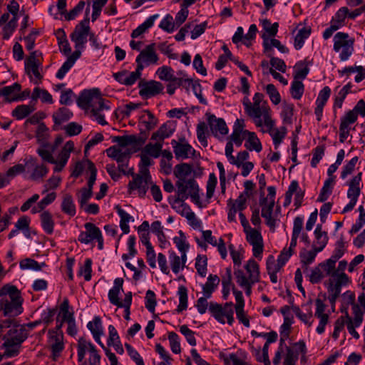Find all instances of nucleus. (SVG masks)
Listing matches in <instances>:
<instances>
[{"label":"nucleus","mask_w":365,"mask_h":365,"mask_svg":"<svg viewBox=\"0 0 365 365\" xmlns=\"http://www.w3.org/2000/svg\"><path fill=\"white\" fill-rule=\"evenodd\" d=\"M21 88V86L19 83H14L11 86L0 88V96H4L9 102L17 101L21 98L19 96Z\"/></svg>","instance_id":"27"},{"label":"nucleus","mask_w":365,"mask_h":365,"mask_svg":"<svg viewBox=\"0 0 365 365\" xmlns=\"http://www.w3.org/2000/svg\"><path fill=\"white\" fill-rule=\"evenodd\" d=\"M174 131V126L170 123H165L163 124L156 132L152 134L151 140L163 143L164 139L172 135Z\"/></svg>","instance_id":"28"},{"label":"nucleus","mask_w":365,"mask_h":365,"mask_svg":"<svg viewBox=\"0 0 365 365\" xmlns=\"http://www.w3.org/2000/svg\"><path fill=\"white\" fill-rule=\"evenodd\" d=\"M30 218L27 216L21 217L15 224V227L19 231H22L25 236L29 235Z\"/></svg>","instance_id":"64"},{"label":"nucleus","mask_w":365,"mask_h":365,"mask_svg":"<svg viewBox=\"0 0 365 365\" xmlns=\"http://www.w3.org/2000/svg\"><path fill=\"white\" fill-rule=\"evenodd\" d=\"M244 107L245 113L257 127L272 126L271 110L267 102L260 104L253 101L252 103L250 100H247V102H244Z\"/></svg>","instance_id":"3"},{"label":"nucleus","mask_w":365,"mask_h":365,"mask_svg":"<svg viewBox=\"0 0 365 365\" xmlns=\"http://www.w3.org/2000/svg\"><path fill=\"white\" fill-rule=\"evenodd\" d=\"M209 311L211 315L220 324L227 322L232 325L235 322L232 302H226L224 305L217 302H210Z\"/></svg>","instance_id":"6"},{"label":"nucleus","mask_w":365,"mask_h":365,"mask_svg":"<svg viewBox=\"0 0 365 365\" xmlns=\"http://www.w3.org/2000/svg\"><path fill=\"white\" fill-rule=\"evenodd\" d=\"M140 120L144 124L145 128L148 130L153 129L158 123L155 117L149 110H145L144 113L140 116Z\"/></svg>","instance_id":"54"},{"label":"nucleus","mask_w":365,"mask_h":365,"mask_svg":"<svg viewBox=\"0 0 365 365\" xmlns=\"http://www.w3.org/2000/svg\"><path fill=\"white\" fill-rule=\"evenodd\" d=\"M304 91V86L302 81L294 80L291 85L290 93L294 99L299 100L302 98Z\"/></svg>","instance_id":"59"},{"label":"nucleus","mask_w":365,"mask_h":365,"mask_svg":"<svg viewBox=\"0 0 365 365\" xmlns=\"http://www.w3.org/2000/svg\"><path fill=\"white\" fill-rule=\"evenodd\" d=\"M169 259L173 272L178 274L185 267L187 260L186 252H181L180 256L176 255L175 252H171Z\"/></svg>","instance_id":"30"},{"label":"nucleus","mask_w":365,"mask_h":365,"mask_svg":"<svg viewBox=\"0 0 365 365\" xmlns=\"http://www.w3.org/2000/svg\"><path fill=\"white\" fill-rule=\"evenodd\" d=\"M192 172V168L187 163L176 165L174 168V175L178 178L175 185L177 187L178 198L176 201L183 202L187 200L186 190L188 186V180H185Z\"/></svg>","instance_id":"5"},{"label":"nucleus","mask_w":365,"mask_h":365,"mask_svg":"<svg viewBox=\"0 0 365 365\" xmlns=\"http://www.w3.org/2000/svg\"><path fill=\"white\" fill-rule=\"evenodd\" d=\"M35 110V108L31 105L18 106L12 112L13 116L18 120H21Z\"/></svg>","instance_id":"53"},{"label":"nucleus","mask_w":365,"mask_h":365,"mask_svg":"<svg viewBox=\"0 0 365 365\" xmlns=\"http://www.w3.org/2000/svg\"><path fill=\"white\" fill-rule=\"evenodd\" d=\"M117 212L120 217V227L123 233L128 234L130 232V227L128 225V222L132 218L131 216L127 213L124 210L120 208V207H116Z\"/></svg>","instance_id":"52"},{"label":"nucleus","mask_w":365,"mask_h":365,"mask_svg":"<svg viewBox=\"0 0 365 365\" xmlns=\"http://www.w3.org/2000/svg\"><path fill=\"white\" fill-rule=\"evenodd\" d=\"M123 279L122 278H116L114 280V285L108 292V299L110 302L117 307L121 306V301L118 297L120 291L123 290Z\"/></svg>","instance_id":"29"},{"label":"nucleus","mask_w":365,"mask_h":365,"mask_svg":"<svg viewBox=\"0 0 365 365\" xmlns=\"http://www.w3.org/2000/svg\"><path fill=\"white\" fill-rule=\"evenodd\" d=\"M207 123L212 133L217 138L228 133V128L222 118H217L215 115L206 113Z\"/></svg>","instance_id":"15"},{"label":"nucleus","mask_w":365,"mask_h":365,"mask_svg":"<svg viewBox=\"0 0 365 365\" xmlns=\"http://www.w3.org/2000/svg\"><path fill=\"white\" fill-rule=\"evenodd\" d=\"M245 122L242 119H237L233 126V131L230 135L231 140L240 147L243 140L247 136L249 130H245Z\"/></svg>","instance_id":"21"},{"label":"nucleus","mask_w":365,"mask_h":365,"mask_svg":"<svg viewBox=\"0 0 365 365\" xmlns=\"http://www.w3.org/2000/svg\"><path fill=\"white\" fill-rule=\"evenodd\" d=\"M19 16L10 17V14L4 13L0 17V26L2 29V38L8 40L16 30Z\"/></svg>","instance_id":"14"},{"label":"nucleus","mask_w":365,"mask_h":365,"mask_svg":"<svg viewBox=\"0 0 365 365\" xmlns=\"http://www.w3.org/2000/svg\"><path fill=\"white\" fill-rule=\"evenodd\" d=\"M186 188L187 199L190 196L192 202H194L196 205L201 207L202 205L200 200L199 186L196 180L193 178L189 179L188 186Z\"/></svg>","instance_id":"35"},{"label":"nucleus","mask_w":365,"mask_h":365,"mask_svg":"<svg viewBox=\"0 0 365 365\" xmlns=\"http://www.w3.org/2000/svg\"><path fill=\"white\" fill-rule=\"evenodd\" d=\"M9 329L3 336V347L5 349L4 355L11 358L19 354L21 344L28 338V331L26 329L19 325L10 326Z\"/></svg>","instance_id":"2"},{"label":"nucleus","mask_w":365,"mask_h":365,"mask_svg":"<svg viewBox=\"0 0 365 365\" xmlns=\"http://www.w3.org/2000/svg\"><path fill=\"white\" fill-rule=\"evenodd\" d=\"M158 61V56L155 51V44H149L143 50L140 51L139 55L136 57V70L142 74V71L145 66L157 64Z\"/></svg>","instance_id":"10"},{"label":"nucleus","mask_w":365,"mask_h":365,"mask_svg":"<svg viewBox=\"0 0 365 365\" xmlns=\"http://www.w3.org/2000/svg\"><path fill=\"white\" fill-rule=\"evenodd\" d=\"M245 269L247 272L250 277L251 283H256L259 280V265L254 259H250L246 266Z\"/></svg>","instance_id":"44"},{"label":"nucleus","mask_w":365,"mask_h":365,"mask_svg":"<svg viewBox=\"0 0 365 365\" xmlns=\"http://www.w3.org/2000/svg\"><path fill=\"white\" fill-rule=\"evenodd\" d=\"M203 240L211 244L213 246H217L218 251H225V245L222 238H220L219 242L212 235L210 230H205L202 232Z\"/></svg>","instance_id":"56"},{"label":"nucleus","mask_w":365,"mask_h":365,"mask_svg":"<svg viewBox=\"0 0 365 365\" xmlns=\"http://www.w3.org/2000/svg\"><path fill=\"white\" fill-rule=\"evenodd\" d=\"M61 207V210L69 216L73 217L76 215V206L73 197L70 194H66L63 196Z\"/></svg>","instance_id":"46"},{"label":"nucleus","mask_w":365,"mask_h":365,"mask_svg":"<svg viewBox=\"0 0 365 365\" xmlns=\"http://www.w3.org/2000/svg\"><path fill=\"white\" fill-rule=\"evenodd\" d=\"M262 208V217L265 219L266 224L270 229L274 230L276 227V220L272 217L274 200H272L267 203V198L263 197L260 200Z\"/></svg>","instance_id":"18"},{"label":"nucleus","mask_w":365,"mask_h":365,"mask_svg":"<svg viewBox=\"0 0 365 365\" xmlns=\"http://www.w3.org/2000/svg\"><path fill=\"white\" fill-rule=\"evenodd\" d=\"M151 176L148 168H141L140 173L134 176L133 180L128 183V189L130 192L132 190H138L139 196L143 197L148 189L150 183Z\"/></svg>","instance_id":"11"},{"label":"nucleus","mask_w":365,"mask_h":365,"mask_svg":"<svg viewBox=\"0 0 365 365\" xmlns=\"http://www.w3.org/2000/svg\"><path fill=\"white\" fill-rule=\"evenodd\" d=\"M311 34V29L309 27H303L299 29L294 38V48L299 50L304 46V41L309 38Z\"/></svg>","instance_id":"49"},{"label":"nucleus","mask_w":365,"mask_h":365,"mask_svg":"<svg viewBox=\"0 0 365 365\" xmlns=\"http://www.w3.org/2000/svg\"><path fill=\"white\" fill-rule=\"evenodd\" d=\"M334 184L335 180H334V178H328L324 181V185L320 190L317 201L325 202L331 194Z\"/></svg>","instance_id":"41"},{"label":"nucleus","mask_w":365,"mask_h":365,"mask_svg":"<svg viewBox=\"0 0 365 365\" xmlns=\"http://www.w3.org/2000/svg\"><path fill=\"white\" fill-rule=\"evenodd\" d=\"M220 283V278L217 275L210 274L206 283L202 286V293L206 297H211Z\"/></svg>","instance_id":"40"},{"label":"nucleus","mask_w":365,"mask_h":365,"mask_svg":"<svg viewBox=\"0 0 365 365\" xmlns=\"http://www.w3.org/2000/svg\"><path fill=\"white\" fill-rule=\"evenodd\" d=\"M247 138L245 143V146L249 150H255L257 152H260L262 149V144L257 138V135L254 132L247 133Z\"/></svg>","instance_id":"43"},{"label":"nucleus","mask_w":365,"mask_h":365,"mask_svg":"<svg viewBox=\"0 0 365 365\" xmlns=\"http://www.w3.org/2000/svg\"><path fill=\"white\" fill-rule=\"evenodd\" d=\"M156 74L160 80L165 81H169L175 76L173 68L167 66L158 68Z\"/></svg>","instance_id":"61"},{"label":"nucleus","mask_w":365,"mask_h":365,"mask_svg":"<svg viewBox=\"0 0 365 365\" xmlns=\"http://www.w3.org/2000/svg\"><path fill=\"white\" fill-rule=\"evenodd\" d=\"M179 296V304L178 306V312H181L187 308V289L185 286H180L178 291Z\"/></svg>","instance_id":"58"},{"label":"nucleus","mask_w":365,"mask_h":365,"mask_svg":"<svg viewBox=\"0 0 365 365\" xmlns=\"http://www.w3.org/2000/svg\"><path fill=\"white\" fill-rule=\"evenodd\" d=\"M314 237L313 251H322L328 242L329 237L327 233L322 231L321 225L317 226L314 230Z\"/></svg>","instance_id":"25"},{"label":"nucleus","mask_w":365,"mask_h":365,"mask_svg":"<svg viewBox=\"0 0 365 365\" xmlns=\"http://www.w3.org/2000/svg\"><path fill=\"white\" fill-rule=\"evenodd\" d=\"M0 297L2 298H15L19 299H23L20 291L17 289L16 286L10 285L9 284L4 285L0 289Z\"/></svg>","instance_id":"45"},{"label":"nucleus","mask_w":365,"mask_h":365,"mask_svg":"<svg viewBox=\"0 0 365 365\" xmlns=\"http://www.w3.org/2000/svg\"><path fill=\"white\" fill-rule=\"evenodd\" d=\"M74 148V143L73 141L69 140L66 143L62 150L59 153L58 155V159L56 160L61 162L64 164H67V162L70 158L71 153L73 151Z\"/></svg>","instance_id":"55"},{"label":"nucleus","mask_w":365,"mask_h":365,"mask_svg":"<svg viewBox=\"0 0 365 365\" xmlns=\"http://www.w3.org/2000/svg\"><path fill=\"white\" fill-rule=\"evenodd\" d=\"M81 52L75 51L70 55L66 61L63 63L56 74V77L58 79H63L69 70L73 66L76 61L81 57Z\"/></svg>","instance_id":"26"},{"label":"nucleus","mask_w":365,"mask_h":365,"mask_svg":"<svg viewBox=\"0 0 365 365\" xmlns=\"http://www.w3.org/2000/svg\"><path fill=\"white\" fill-rule=\"evenodd\" d=\"M325 286L328 289V292L329 294V299L331 305H334L337 298L339 297L341 287L345 286L344 284H339V283L331 282V281H325Z\"/></svg>","instance_id":"34"},{"label":"nucleus","mask_w":365,"mask_h":365,"mask_svg":"<svg viewBox=\"0 0 365 365\" xmlns=\"http://www.w3.org/2000/svg\"><path fill=\"white\" fill-rule=\"evenodd\" d=\"M94 345L89 341H87L84 338L81 337L78 341V359L79 361H82L85 357L86 351L91 349V346Z\"/></svg>","instance_id":"57"},{"label":"nucleus","mask_w":365,"mask_h":365,"mask_svg":"<svg viewBox=\"0 0 365 365\" xmlns=\"http://www.w3.org/2000/svg\"><path fill=\"white\" fill-rule=\"evenodd\" d=\"M140 76L141 74L136 69L133 72L123 70L113 74V77L116 81L126 86H133Z\"/></svg>","instance_id":"19"},{"label":"nucleus","mask_w":365,"mask_h":365,"mask_svg":"<svg viewBox=\"0 0 365 365\" xmlns=\"http://www.w3.org/2000/svg\"><path fill=\"white\" fill-rule=\"evenodd\" d=\"M108 157L115 160L118 163L129 162L133 151L130 148L123 149L115 145L106 150Z\"/></svg>","instance_id":"20"},{"label":"nucleus","mask_w":365,"mask_h":365,"mask_svg":"<svg viewBox=\"0 0 365 365\" xmlns=\"http://www.w3.org/2000/svg\"><path fill=\"white\" fill-rule=\"evenodd\" d=\"M263 38V46L264 52L267 56H272L273 55V47L277 48L278 51L282 53H287L289 52V49L281 42L276 38L268 39L265 35L262 36Z\"/></svg>","instance_id":"24"},{"label":"nucleus","mask_w":365,"mask_h":365,"mask_svg":"<svg viewBox=\"0 0 365 365\" xmlns=\"http://www.w3.org/2000/svg\"><path fill=\"white\" fill-rule=\"evenodd\" d=\"M48 334L51 349H54L56 352H61L64 349L62 331H49Z\"/></svg>","instance_id":"33"},{"label":"nucleus","mask_w":365,"mask_h":365,"mask_svg":"<svg viewBox=\"0 0 365 365\" xmlns=\"http://www.w3.org/2000/svg\"><path fill=\"white\" fill-rule=\"evenodd\" d=\"M315 304L316 311L314 316L319 319V323L316 331L319 334H322L324 332L325 326L327 324L329 317V314L324 313L327 306L321 299L317 298L315 300Z\"/></svg>","instance_id":"17"},{"label":"nucleus","mask_w":365,"mask_h":365,"mask_svg":"<svg viewBox=\"0 0 365 365\" xmlns=\"http://www.w3.org/2000/svg\"><path fill=\"white\" fill-rule=\"evenodd\" d=\"M342 252L335 255L329 259L319 263L315 267L309 275L310 282L317 284L321 282L325 277H329L328 281L339 283V284L348 285L350 279L344 270L347 267V262L341 260L336 267L337 260L341 257Z\"/></svg>","instance_id":"1"},{"label":"nucleus","mask_w":365,"mask_h":365,"mask_svg":"<svg viewBox=\"0 0 365 365\" xmlns=\"http://www.w3.org/2000/svg\"><path fill=\"white\" fill-rule=\"evenodd\" d=\"M195 269L202 277H205L207 271V257L205 255H198L195 259Z\"/></svg>","instance_id":"51"},{"label":"nucleus","mask_w":365,"mask_h":365,"mask_svg":"<svg viewBox=\"0 0 365 365\" xmlns=\"http://www.w3.org/2000/svg\"><path fill=\"white\" fill-rule=\"evenodd\" d=\"M304 219L301 216H297L294 218L293 222L292 235L290 242V245L288 251H292V250L297 245V241L301 234L303 228Z\"/></svg>","instance_id":"32"},{"label":"nucleus","mask_w":365,"mask_h":365,"mask_svg":"<svg viewBox=\"0 0 365 365\" xmlns=\"http://www.w3.org/2000/svg\"><path fill=\"white\" fill-rule=\"evenodd\" d=\"M34 168L30 175V179L34 181H41L48 173V168L43 164L34 163Z\"/></svg>","instance_id":"42"},{"label":"nucleus","mask_w":365,"mask_h":365,"mask_svg":"<svg viewBox=\"0 0 365 365\" xmlns=\"http://www.w3.org/2000/svg\"><path fill=\"white\" fill-rule=\"evenodd\" d=\"M354 39L350 38L349 34L344 32H338L334 36L333 49L335 52H340L341 61H346L354 51Z\"/></svg>","instance_id":"7"},{"label":"nucleus","mask_w":365,"mask_h":365,"mask_svg":"<svg viewBox=\"0 0 365 365\" xmlns=\"http://www.w3.org/2000/svg\"><path fill=\"white\" fill-rule=\"evenodd\" d=\"M40 220L44 232L48 235H51L54 227V220L51 213L48 210L43 211L40 215Z\"/></svg>","instance_id":"37"},{"label":"nucleus","mask_w":365,"mask_h":365,"mask_svg":"<svg viewBox=\"0 0 365 365\" xmlns=\"http://www.w3.org/2000/svg\"><path fill=\"white\" fill-rule=\"evenodd\" d=\"M89 19H85L81 21L75 28L71 34V39L75 43L76 51H81L84 49L87 42V37L89 35Z\"/></svg>","instance_id":"9"},{"label":"nucleus","mask_w":365,"mask_h":365,"mask_svg":"<svg viewBox=\"0 0 365 365\" xmlns=\"http://www.w3.org/2000/svg\"><path fill=\"white\" fill-rule=\"evenodd\" d=\"M247 239L250 244L252 245V251H262V237L259 231L252 230L247 235Z\"/></svg>","instance_id":"38"},{"label":"nucleus","mask_w":365,"mask_h":365,"mask_svg":"<svg viewBox=\"0 0 365 365\" xmlns=\"http://www.w3.org/2000/svg\"><path fill=\"white\" fill-rule=\"evenodd\" d=\"M171 144L173 148V151L177 159H187L192 155L195 153V150L187 143H180L177 142L175 140H173Z\"/></svg>","instance_id":"23"},{"label":"nucleus","mask_w":365,"mask_h":365,"mask_svg":"<svg viewBox=\"0 0 365 365\" xmlns=\"http://www.w3.org/2000/svg\"><path fill=\"white\" fill-rule=\"evenodd\" d=\"M275 121L272 120V125L271 127H268L267 125H263L261 128V130L263 133L267 132L272 136L273 140V143L274 145L275 148H277L279 145L282 143V140L284 138L287 129L285 127H280L279 129L274 128Z\"/></svg>","instance_id":"22"},{"label":"nucleus","mask_w":365,"mask_h":365,"mask_svg":"<svg viewBox=\"0 0 365 365\" xmlns=\"http://www.w3.org/2000/svg\"><path fill=\"white\" fill-rule=\"evenodd\" d=\"M49 137L48 128L45 123H40L36 131V138L39 143L44 147H48V138Z\"/></svg>","instance_id":"47"},{"label":"nucleus","mask_w":365,"mask_h":365,"mask_svg":"<svg viewBox=\"0 0 365 365\" xmlns=\"http://www.w3.org/2000/svg\"><path fill=\"white\" fill-rule=\"evenodd\" d=\"M22 302L23 299L2 298L4 316L14 317L19 315L23 312Z\"/></svg>","instance_id":"16"},{"label":"nucleus","mask_w":365,"mask_h":365,"mask_svg":"<svg viewBox=\"0 0 365 365\" xmlns=\"http://www.w3.org/2000/svg\"><path fill=\"white\" fill-rule=\"evenodd\" d=\"M86 232L91 240H96L98 242V249L102 250L103 248V240L102 237L101 232L98 227L91 222L85 224Z\"/></svg>","instance_id":"31"},{"label":"nucleus","mask_w":365,"mask_h":365,"mask_svg":"<svg viewBox=\"0 0 365 365\" xmlns=\"http://www.w3.org/2000/svg\"><path fill=\"white\" fill-rule=\"evenodd\" d=\"M207 126L205 122L197 124L196 129L197 137L200 144L204 147L207 146Z\"/></svg>","instance_id":"60"},{"label":"nucleus","mask_w":365,"mask_h":365,"mask_svg":"<svg viewBox=\"0 0 365 365\" xmlns=\"http://www.w3.org/2000/svg\"><path fill=\"white\" fill-rule=\"evenodd\" d=\"M292 321L288 317H284V323L280 327L281 346L285 345L284 341L289 337L291 329Z\"/></svg>","instance_id":"62"},{"label":"nucleus","mask_w":365,"mask_h":365,"mask_svg":"<svg viewBox=\"0 0 365 365\" xmlns=\"http://www.w3.org/2000/svg\"><path fill=\"white\" fill-rule=\"evenodd\" d=\"M159 17L158 14H154L149 16L143 24L134 29L131 34L132 38H137L145 33L148 29L151 28L155 21Z\"/></svg>","instance_id":"39"},{"label":"nucleus","mask_w":365,"mask_h":365,"mask_svg":"<svg viewBox=\"0 0 365 365\" xmlns=\"http://www.w3.org/2000/svg\"><path fill=\"white\" fill-rule=\"evenodd\" d=\"M138 87L140 88L139 95L144 99L162 93L164 89V86L160 82L153 80L140 82Z\"/></svg>","instance_id":"13"},{"label":"nucleus","mask_w":365,"mask_h":365,"mask_svg":"<svg viewBox=\"0 0 365 365\" xmlns=\"http://www.w3.org/2000/svg\"><path fill=\"white\" fill-rule=\"evenodd\" d=\"M41 68V53L38 51H34L25 60V72L34 84H39L43 78V76L40 73Z\"/></svg>","instance_id":"8"},{"label":"nucleus","mask_w":365,"mask_h":365,"mask_svg":"<svg viewBox=\"0 0 365 365\" xmlns=\"http://www.w3.org/2000/svg\"><path fill=\"white\" fill-rule=\"evenodd\" d=\"M113 143H117L120 147H132L133 153L136 152L145 144V139L136 135H125L122 136H114L112 138Z\"/></svg>","instance_id":"12"},{"label":"nucleus","mask_w":365,"mask_h":365,"mask_svg":"<svg viewBox=\"0 0 365 365\" xmlns=\"http://www.w3.org/2000/svg\"><path fill=\"white\" fill-rule=\"evenodd\" d=\"M73 115L72 112L66 108H60L53 115V120L55 124L60 125L62 123L68 120Z\"/></svg>","instance_id":"48"},{"label":"nucleus","mask_w":365,"mask_h":365,"mask_svg":"<svg viewBox=\"0 0 365 365\" xmlns=\"http://www.w3.org/2000/svg\"><path fill=\"white\" fill-rule=\"evenodd\" d=\"M349 9L347 7L340 8L334 16L332 18L331 22L335 23L336 25H339V28L344 25L345 19L348 17Z\"/></svg>","instance_id":"63"},{"label":"nucleus","mask_w":365,"mask_h":365,"mask_svg":"<svg viewBox=\"0 0 365 365\" xmlns=\"http://www.w3.org/2000/svg\"><path fill=\"white\" fill-rule=\"evenodd\" d=\"M163 148V143L156 141L155 143H148L143 148V153L149 156L157 158L160 155Z\"/></svg>","instance_id":"50"},{"label":"nucleus","mask_w":365,"mask_h":365,"mask_svg":"<svg viewBox=\"0 0 365 365\" xmlns=\"http://www.w3.org/2000/svg\"><path fill=\"white\" fill-rule=\"evenodd\" d=\"M361 193V187H349L347 191V197L349 198V202L344 207L342 213H346L351 211L356 204L358 197Z\"/></svg>","instance_id":"36"},{"label":"nucleus","mask_w":365,"mask_h":365,"mask_svg":"<svg viewBox=\"0 0 365 365\" xmlns=\"http://www.w3.org/2000/svg\"><path fill=\"white\" fill-rule=\"evenodd\" d=\"M77 104L85 110H91L98 106L100 109H110L109 106L104 103L98 88L83 91L77 99Z\"/></svg>","instance_id":"4"}]
</instances>
